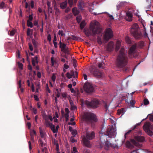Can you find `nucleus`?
Here are the masks:
<instances>
[{
  "mask_svg": "<svg viewBox=\"0 0 153 153\" xmlns=\"http://www.w3.org/2000/svg\"><path fill=\"white\" fill-rule=\"evenodd\" d=\"M131 31L132 35L136 39L140 38L142 36L141 33L139 30V26L136 23L132 25Z\"/></svg>",
  "mask_w": 153,
  "mask_h": 153,
  "instance_id": "20e7f679",
  "label": "nucleus"
},
{
  "mask_svg": "<svg viewBox=\"0 0 153 153\" xmlns=\"http://www.w3.org/2000/svg\"><path fill=\"white\" fill-rule=\"evenodd\" d=\"M83 118L91 120L93 122H97V119L96 116L94 114L89 112L85 114L83 116Z\"/></svg>",
  "mask_w": 153,
  "mask_h": 153,
  "instance_id": "0eeeda50",
  "label": "nucleus"
},
{
  "mask_svg": "<svg viewBox=\"0 0 153 153\" xmlns=\"http://www.w3.org/2000/svg\"><path fill=\"white\" fill-rule=\"evenodd\" d=\"M52 65V66H57L58 65V64L54 60L53 56H52L51 59Z\"/></svg>",
  "mask_w": 153,
  "mask_h": 153,
  "instance_id": "b1692460",
  "label": "nucleus"
},
{
  "mask_svg": "<svg viewBox=\"0 0 153 153\" xmlns=\"http://www.w3.org/2000/svg\"><path fill=\"white\" fill-rule=\"evenodd\" d=\"M142 151V150L136 149L131 152V153H141V152Z\"/></svg>",
  "mask_w": 153,
  "mask_h": 153,
  "instance_id": "72a5a7b5",
  "label": "nucleus"
},
{
  "mask_svg": "<svg viewBox=\"0 0 153 153\" xmlns=\"http://www.w3.org/2000/svg\"><path fill=\"white\" fill-rule=\"evenodd\" d=\"M48 40L50 42L51 41V37L50 34H49L48 36L47 37Z\"/></svg>",
  "mask_w": 153,
  "mask_h": 153,
  "instance_id": "774afa93",
  "label": "nucleus"
},
{
  "mask_svg": "<svg viewBox=\"0 0 153 153\" xmlns=\"http://www.w3.org/2000/svg\"><path fill=\"white\" fill-rule=\"evenodd\" d=\"M21 81L20 80L19 81V87L20 89V90H21V92H23L24 90L22 88H21Z\"/></svg>",
  "mask_w": 153,
  "mask_h": 153,
  "instance_id": "8fccbe9b",
  "label": "nucleus"
},
{
  "mask_svg": "<svg viewBox=\"0 0 153 153\" xmlns=\"http://www.w3.org/2000/svg\"><path fill=\"white\" fill-rule=\"evenodd\" d=\"M27 34L28 36L31 37L33 34V31L29 28H28L27 30Z\"/></svg>",
  "mask_w": 153,
  "mask_h": 153,
  "instance_id": "c85d7f7f",
  "label": "nucleus"
},
{
  "mask_svg": "<svg viewBox=\"0 0 153 153\" xmlns=\"http://www.w3.org/2000/svg\"><path fill=\"white\" fill-rule=\"evenodd\" d=\"M97 41L98 43L99 44H101L102 43L101 39L99 37H98L97 38Z\"/></svg>",
  "mask_w": 153,
  "mask_h": 153,
  "instance_id": "0e129e2a",
  "label": "nucleus"
},
{
  "mask_svg": "<svg viewBox=\"0 0 153 153\" xmlns=\"http://www.w3.org/2000/svg\"><path fill=\"white\" fill-rule=\"evenodd\" d=\"M94 135L93 131L88 132L86 134V137L88 140H91L94 137Z\"/></svg>",
  "mask_w": 153,
  "mask_h": 153,
  "instance_id": "dca6fc26",
  "label": "nucleus"
},
{
  "mask_svg": "<svg viewBox=\"0 0 153 153\" xmlns=\"http://www.w3.org/2000/svg\"><path fill=\"white\" fill-rule=\"evenodd\" d=\"M84 88L85 91L87 93L91 92L94 90L93 86L90 83L87 82L85 83Z\"/></svg>",
  "mask_w": 153,
  "mask_h": 153,
  "instance_id": "9d476101",
  "label": "nucleus"
},
{
  "mask_svg": "<svg viewBox=\"0 0 153 153\" xmlns=\"http://www.w3.org/2000/svg\"><path fill=\"white\" fill-rule=\"evenodd\" d=\"M101 29L99 23L96 21H94L91 22L89 30L85 31V34L87 36L94 35L100 33Z\"/></svg>",
  "mask_w": 153,
  "mask_h": 153,
  "instance_id": "f03ea898",
  "label": "nucleus"
},
{
  "mask_svg": "<svg viewBox=\"0 0 153 153\" xmlns=\"http://www.w3.org/2000/svg\"><path fill=\"white\" fill-rule=\"evenodd\" d=\"M40 133L41 137L45 140V133L42 130L41 128H39Z\"/></svg>",
  "mask_w": 153,
  "mask_h": 153,
  "instance_id": "cd10ccee",
  "label": "nucleus"
},
{
  "mask_svg": "<svg viewBox=\"0 0 153 153\" xmlns=\"http://www.w3.org/2000/svg\"><path fill=\"white\" fill-rule=\"evenodd\" d=\"M71 133L74 137H75L77 133L76 130L75 129H74L71 132Z\"/></svg>",
  "mask_w": 153,
  "mask_h": 153,
  "instance_id": "79ce46f5",
  "label": "nucleus"
},
{
  "mask_svg": "<svg viewBox=\"0 0 153 153\" xmlns=\"http://www.w3.org/2000/svg\"><path fill=\"white\" fill-rule=\"evenodd\" d=\"M131 144H133L137 146H138L139 145V143L136 142L134 140L132 139L131 140L130 142L128 141L126 142V147L130 149H132L134 146Z\"/></svg>",
  "mask_w": 153,
  "mask_h": 153,
  "instance_id": "1a4fd4ad",
  "label": "nucleus"
},
{
  "mask_svg": "<svg viewBox=\"0 0 153 153\" xmlns=\"http://www.w3.org/2000/svg\"><path fill=\"white\" fill-rule=\"evenodd\" d=\"M113 36V33L111 29L109 28L106 29L105 31L104 39L106 40H108Z\"/></svg>",
  "mask_w": 153,
  "mask_h": 153,
  "instance_id": "6e6552de",
  "label": "nucleus"
},
{
  "mask_svg": "<svg viewBox=\"0 0 153 153\" xmlns=\"http://www.w3.org/2000/svg\"><path fill=\"white\" fill-rule=\"evenodd\" d=\"M45 124L47 127L51 128L53 133H55L57 132V129H55V126L48 121H45Z\"/></svg>",
  "mask_w": 153,
  "mask_h": 153,
  "instance_id": "9b49d317",
  "label": "nucleus"
},
{
  "mask_svg": "<svg viewBox=\"0 0 153 153\" xmlns=\"http://www.w3.org/2000/svg\"><path fill=\"white\" fill-rule=\"evenodd\" d=\"M56 77L55 76V75L54 74H53V75L52 76L51 79H52V80L53 81V82H55V80H56Z\"/></svg>",
  "mask_w": 153,
  "mask_h": 153,
  "instance_id": "13d9d810",
  "label": "nucleus"
},
{
  "mask_svg": "<svg viewBox=\"0 0 153 153\" xmlns=\"http://www.w3.org/2000/svg\"><path fill=\"white\" fill-rule=\"evenodd\" d=\"M78 6L79 8L81 10H83V8L82 7V5L81 3H79Z\"/></svg>",
  "mask_w": 153,
  "mask_h": 153,
  "instance_id": "69168bd1",
  "label": "nucleus"
},
{
  "mask_svg": "<svg viewBox=\"0 0 153 153\" xmlns=\"http://www.w3.org/2000/svg\"><path fill=\"white\" fill-rule=\"evenodd\" d=\"M30 136H34V135L36 134V132L34 130H31L30 131Z\"/></svg>",
  "mask_w": 153,
  "mask_h": 153,
  "instance_id": "37998d69",
  "label": "nucleus"
},
{
  "mask_svg": "<svg viewBox=\"0 0 153 153\" xmlns=\"http://www.w3.org/2000/svg\"><path fill=\"white\" fill-rule=\"evenodd\" d=\"M149 120L151 121H153V115L152 114H149Z\"/></svg>",
  "mask_w": 153,
  "mask_h": 153,
  "instance_id": "052dcab7",
  "label": "nucleus"
},
{
  "mask_svg": "<svg viewBox=\"0 0 153 153\" xmlns=\"http://www.w3.org/2000/svg\"><path fill=\"white\" fill-rule=\"evenodd\" d=\"M72 153H78L77 151V149L75 147H74L73 148Z\"/></svg>",
  "mask_w": 153,
  "mask_h": 153,
  "instance_id": "49530a36",
  "label": "nucleus"
},
{
  "mask_svg": "<svg viewBox=\"0 0 153 153\" xmlns=\"http://www.w3.org/2000/svg\"><path fill=\"white\" fill-rule=\"evenodd\" d=\"M135 139L138 142H143L144 140V138L143 136H137L135 137Z\"/></svg>",
  "mask_w": 153,
  "mask_h": 153,
  "instance_id": "4be33fe9",
  "label": "nucleus"
},
{
  "mask_svg": "<svg viewBox=\"0 0 153 153\" xmlns=\"http://www.w3.org/2000/svg\"><path fill=\"white\" fill-rule=\"evenodd\" d=\"M93 4H91L90 5V7H89V11H90V12H91L92 14H94L95 15H97L100 14H102V13H107L108 14L109 17H110V16H111V15H110L108 13H107V12H102V13H96L93 12V10L94 9L93 8H94V7H93Z\"/></svg>",
  "mask_w": 153,
  "mask_h": 153,
  "instance_id": "2eb2a0df",
  "label": "nucleus"
},
{
  "mask_svg": "<svg viewBox=\"0 0 153 153\" xmlns=\"http://www.w3.org/2000/svg\"><path fill=\"white\" fill-rule=\"evenodd\" d=\"M126 53V51L124 48H122L120 51L117 60V65L120 67L125 66L127 64L128 60Z\"/></svg>",
  "mask_w": 153,
  "mask_h": 153,
  "instance_id": "7ed1b4c3",
  "label": "nucleus"
},
{
  "mask_svg": "<svg viewBox=\"0 0 153 153\" xmlns=\"http://www.w3.org/2000/svg\"><path fill=\"white\" fill-rule=\"evenodd\" d=\"M69 101L71 110L72 111H75L76 109V107L74 104L73 102L71 100H69Z\"/></svg>",
  "mask_w": 153,
  "mask_h": 153,
  "instance_id": "412c9836",
  "label": "nucleus"
},
{
  "mask_svg": "<svg viewBox=\"0 0 153 153\" xmlns=\"http://www.w3.org/2000/svg\"><path fill=\"white\" fill-rule=\"evenodd\" d=\"M31 110L33 111V112L34 114H36L37 113V109L35 108H33Z\"/></svg>",
  "mask_w": 153,
  "mask_h": 153,
  "instance_id": "4d7b16f0",
  "label": "nucleus"
},
{
  "mask_svg": "<svg viewBox=\"0 0 153 153\" xmlns=\"http://www.w3.org/2000/svg\"><path fill=\"white\" fill-rule=\"evenodd\" d=\"M43 119L45 120V121H48L49 120L51 121H52L53 120L52 117L50 114L47 115L44 114L43 115Z\"/></svg>",
  "mask_w": 153,
  "mask_h": 153,
  "instance_id": "a211bd4d",
  "label": "nucleus"
},
{
  "mask_svg": "<svg viewBox=\"0 0 153 153\" xmlns=\"http://www.w3.org/2000/svg\"><path fill=\"white\" fill-rule=\"evenodd\" d=\"M144 131L150 136L153 135V125H151L149 122H146L143 126Z\"/></svg>",
  "mask_w": 153,
  "mask_h": 153,
  "instance_id": "39448f33",
  "label": "nucleus"
},
{
  "mask_svg": "<svg viewBox=\"0 0 153 153\" xmlns=\"http://www.w3.org/2000/svg\"><path fill=\"white\" fill-rule=\"evenodd\" d=\"M46 90L49 93H50L51 92V91L50 90L47 84H46Z\"/></svg>",
  "mask_w": 153,
  "mask_h": 153,
  "instance_id": "e2e57ef3",
  "label": "nucleus"
},
{
  "mask_svg": "<svg viewBox=\"0 0 153 153\" xmlns=\"http://www.w3.org/2000/svg\"><path fill=\"white\" fill-rule=\"evenodd\" d=\"M125 39L126 42L127 43L129 44L131 43V40L128 36H126Z\"/></svg>",
  "mask_w": 153,
  "mask_h": 153,
  "instance_id": "e433bc0d",
  "label": "nucleus"
},
{
  "mask_svg": "<svg viewBox=\"0 0 153 153\" xmlns=\"http://www.w3.org/2000/svg\"><path fill=\"white\" fill-rule=\"evenodd\" d=\"M86 24V23L85 21L83 20L82 21L80 25V26L81 29H82L85 26Z\"/></svg>",
  "mask_w": 153,
  "mask_h": 153,
  "instance_id": "7c9ffc66",
  "label": "nucleus"
},
{
  "mask_svg": "<svg viewBox=\"0 0 153 153\" xmlns=\"http://www.w3.org/2000/svg\"><path fill=\"white\" fill-rule=\"evenodd\" d=\"M37 57L35 56L34 58H32V62L33 66H35L36 64L38 63Z\"/></svg>",
  "mask_w": 153,
  "mask_h": 153,
  "instance_id": "a878e982",
  "label": "nucleus"
},
{
  "mask_svg": "<svg viewBox=\"0 0 153 153\" xmlns=\"http://www.w3.org/2000/svg\"><path fill=\"white\" fill-rule=\"evenodd\" d=\"M55 13L56 14L58 15L59 13V9L57 8L56 7H55Z\"/></svg>",
  "mask_w": 153,
  "mask_h": 153,
  "instance_id": "a18cd8bd",
  "label": "nucleus"
},
{
  "mask_svg": "<svg viewBox=\"0 0 153 153\" xmlns=\"http://www.w3.org/2000/svg\"><path fill=\"white\" fill-rule=\"evenodd\" d=\"M69 4L70 7H71L73 4V0H68Z\"/></svg>",
  "mask_w": 153,
  "mask_h": 153,
  "instance_id": "3c124183",
  "label": "nucleus"
},
{
  "mask_svg": "<svg viewBox=\"0 0 153 153\" xmlns=\"http://www.w3.org/2000/svg\"><path fill=\"white\" fill-rule=\"evenodd\" d=\"M125 112V110L123 108H122L120 110H119L117 111V114L119 115H121L122 116L124 114Z\"/></svg>",
  "mask_w": 153,
  "mask_h": 153,
  "instance_id": "393cba45",
  "label": "nucleus"
},
{
  "mask_svg": "<svg viewBox=\"0 0 153 153\" xmlns=\"http://www.w3.org/2000/svg\"><path fill=\"white\" fill-rule=\"evenodd\" d=\"M121 42L120 41H117L116 44V49L117 51L119 50L120 45Z\"/></svg>",
  "mask_w": 153,
  "mask_h": 153,
  "instance_id": "473e14b6",
  "label": "nucleus"
},
{
  "mask_svg": "<svg viewBox=\"0 0 153 153\" xmlns=\"http://www.w3.org/2000/svg\"><path fill=\"white\" fill-rule=\"evenodd\" d=\"M82 19V16H79L76 17V19L78 23L80 22Z\"/></svg>",
  "mask_w": 153,
  "mask_h": 153,
  "instance_id": "58836bf2",
  "label": "nucleus"
},
{
  "mask_svg": "<svg viewBox=\"0 0 153 153\" xmlns=\"http://www.w3.org/2000/svg\"><path fill=\"white\" fill-rule=\"evenodd\" d=\"M104 106H105V108L106 109V111H107V112L109 111V110H108V106H109L108 105H107V104H106L105 103V104Z\"/></svg>",
  "mask_w": 153,
  "mask_h": 153,
  "instance_id": "bf43d9fd",
  "label": "nucleus"
},
{
  "mask_svg": "<svg viewBox=\"0 0 153 153\" xmlns=\"http://www.w3.org/2000/svg\"><path fill=\"white\" fill-rule=\"evenodd\" d=\"M15 32L16 31L15 30H12L10 33V35L13 36L15 34Z\"/></svg>",
  "mask_w": 153,
  "mask_h": 153,
  "instance_id": "680f3d73",
  "label": "nucleus"
},
{
  "mask_svg": "<svg viewBox=\"0 0 153 153\" xmlns=\"http://www.w3.org/2000/svg\"><path fill=\"white\" fill-rule=\"evenodd\" d=\"M58 34L61 36H63L65 35V33L62 30H59L58 32Z\"/></svg>",
  "mask_w": 153,
  "mask_h": 153,
  "instance_id": "f704fd0d",
  "label": "nucleus"
},
{
  "mask_svg": "<svg viewBox=\"0 0 153 153\" xmlns=\"http://www.w3.org/2000/svg\"><path fill=\"white\" fill-rule=\"evenodd\" d=\"M125 2H120L119 3L117 4V10H119L121 6L123 5L125 3Z\"/></svg>",
  "mask_w": 153,
  "mask_h": 153,
  "instance_id": "2f4dec72",
  "label": "nucleus"
},
{
  "mask_svg": "<svg viewBox=\"0 0 153 153\" xmlns=\"http://www.w3.org/2000/svg\"><path fill=\"white\" fill-rule=\"evenodd\" d=\"M47 5L48 7V10L50 11L51 13H52V9L51 7V3L49 1H48L47 3Z\"/></svg>",
  "mask_w": 153,
  "mask_h": 153,
  "instance_id": "c9c22d12",
  "label": "nucleus"
},
{
  "mask_svg": "<svg viewBox=\"0 0 153 153\" xmlns=\"http://www.w3.org/2000/svg\"><path fill=\"white\" fill-rule=\"evenodd\" d=\"M66 75L68 79H71L72 78V75H71L69 72H68L67 73Z\"/></svg>",
  "mask_w": 153,
  "mask_h": 153,
  "instance_id": "de8ad7c7",
  "label": "nucleus"
},
{
  "mask_svg": "<svg viewBox=\"0 0 153 153\" xmlns=\"http://www.w3.org/2000/svg\"><path fill=\"white\" fill-rule=\"evenodd\" d=\"M103 130L102 129L101 131H100L99 134L100 137V140L101 141V144L100 145L101 147L104 146L106 150H108L110 147L116 148L117 146L116 145L111 144L108 141V138H113L115 137L116 134V131L115 128H114L113 126H108L106 131L104 134H103Z\"/></svg>",
  "mask_w": 153,
  "mask_h": 153,
  "instance_id": "f257e3e1",
  "label": "nucleus"
},
{
  "mask_svg": "<svg viewBox=\"0 0 153 153\" xmlns=\"http://www.w3.org/2000/svg\"><path fill=\"white\" fill-rule=\"evenodd\" d=\"M69 67V65L66 64H65L64 65V69L63 71L64 72H65L66 71V69H67Z\"/></svg>",
  "mask_w": 153,
  "mask_h": 153,
  "instance_id": "4c0bfd02",
  "label": "nucleus"
},
{
  "mask_svg": "<svg viewBox=\"0 0 153 153\" xmlns=\"http://www.w3.org/2000/svg\"><path fill=\"white\" fill-rule=\"evenodd\" d=\"M72 12L74 15H78L79 13V11L76 7H74L72 9Z\"/></svg>",
  "mask_w": 153,
  "mask_h": 153,
  "instance_id": "5701e85b",
  "label": "nucleus"
},
{
  "mask_svg": "<svg viewBox=\"0 0 153 153\" xmlns=\"http://www.w3.org/2000/svg\"><path fill=\"white\" fill-rule=\"evenodd\" d=\"M91 72L95 76L98 78L101 77L103 76V73L102 72L100 71L97 69H94L91 71Z\"/></svg>",
  "mask_w": 153,
  "mask_h": 153,
  "instance_id": "f8f14e48",
  "label": "nucleus"
},
{
  "mask_svg": "<svg viewBox=\"0 0 153 153\" xmlns=\"http://www.w3.org/2000/svg\"><path fill=\"white\" fill-rule=\"evenodd\" d=\"M136 47V45L134 44L130 48L129 51V55H133L135 52V49Z\"/></svg>",
  "mask_w": 153,
  "mask_h": 153,
  "instance_id": "f3484780",
  "label": "nucleus"
},
{
  "mask_svg": "<svg viewBox=\"0 0 153 153\" xmlns=\"http://www.w3.org/2000/svg\"><path fill=\"white\" fill-rule=\"evenodd\" d=\"M144 104L145 105H147L149 104V102L148 100L147 99H145L144 101Z\"/></svg>",
  "mask_w": 153,
  "mask_h": 153,
  "instance_id": "864d4df0",
  "label": "nucleus"
},
{
  "mask_svg": "<svg viewBox=\"0 0 153 153\" xmlns=\"http://www.w3.org/2000/svg\"><path fill=\"white\" fill-rule=\"evenodd\" d=\"M72 16V14H69L65 16V18L66 19H68L71 18Z\"/></svg>",
  "mask_w": 153,
  "mask_h": 153,
  "instance_id": "c03bdc74",
  "label": "nucleus"
},
{
  "mask_svg": "<svg viewBox=\"0 0 153 153\" xmlns=\"http://www.w3.org/2000/svg\"><path fill=\"white\" fill-rule=\"evenodd\" d=\"M4 3L3 2H2L0 6V9L3 8L4 7Z\"/></svg>",
  "mask_w": 153,
  "mask_h": 153,
  "instance_id": "338daca9",
  "label": "nucleus"
},
{
  "mask_svg": "<svg viewBox=\"0 0 153 153\" xmlns=\"http://www.w3.org/2000/svg\"><path fill=\"white\" fill-rule=\"evenodd\" d=\"M67 2L66 1H65L62 3L60 4V7L62 9H64L67 6Z\"/></svg>",
  "mask_w": 153,
  "mask_h": 153,
  "instance_id": "bb28decb",
  "label": "nucleus"
},
{
  "mask_svg": "<svg viewBox=\"0 0 153 153\" xmlns=\"http://www.w3.org/2000/svg\"><path fill=\"white\" fill-rule=\"evenodd\" d=\"M40 144L41 146L42 147H44L45 145V143L42 140L40 139Z\"/></svg>",
  "mask_w": 153,
  "mask_h": 153,
  "instance_id": "a19ab883",
  "label": "nucleus"
},
{
  "mask_svg": "<svg viewBox=\"0 0 153 153\" xmlns=\"http://www.w3.org/2000/svg\"><path fill=\"white\" fill-rule=\"evenodd\" d=\"M27 25L28 27L31 28L33 27V23L31 21L29 20L27 21Z\"/></svg>",
  "mask_w": 153,
  "mask_h": 153,
  "instance_id": "ea45409f",
  "label": "nucleus"
},
{
  "mask_svg": "<svg viewBox=\"0 0 153 153\" xmlns=\"http://www.w3.org/2000/svg\"><path fill=\"white\" fill-rule=\"evenodd\" d=\"M85 103L88 107L95 108L97 107L99 104V101L98 100L95 99L92 100L91 102L86 100Z\"/></svg>",
  "mask_w": 153,
  "mask_h": 153,
  "instance_id": "423d86ee",
  "label": "nucleus"
},
{
  "mask_svg": "<svg viewBox=\"0 0 153 153\" xmlns=\"http://www.w3.org/2000/svg\"><path fill=\"white\" fill-rule=\"evenodd\" d=\"M36 91L38 92V91L39 89V82H37L36 84Z\"/></svg>",
  "mask_w": 153,
  "mask_h": 153,
  "instance_id": "09e8293b",
  "label": "nucleus"
},
{
  "mask_svg": "<svg viewBox=\"0 0 153 153\" xmlns=\"http://www.w3.org/2000/svg\"><path fill=\"white\" fill-rule=\"evenodd\" d=\"M60 46V47L62 51H63L66 48V45L62 43L61 41L59 42Z\"/></svg>",
  "mask_w": 153,
  "mask_h": 153,
  "instance_id": "c756f323",
  "label": "nucleus"
},
{
  "mask_svg": "<svg viewBox=\"0 0 153 153\" xmlns=\"http://www.w3.org/2000/svg\"><path fill=\"white\" fill-rule=\"evenodd\" d=\"M125 19L126 21L128 22H131L132 20V14L131 12L128 11L126 13Z\"/></svg>",
  "mask_w": 153,
  "mask_h": 153,
  "instance_id": "4468645a",
  "label": "nucleus"
},
{
  "mask_svg": "<svg viewBox=\"0 0 153 153\" xmlns=\"http://www.w3.org/2000/svg\"><path fill=\"white\" fill-rule=\"evenodd\" d=\"M62 51L63 52L65 53L68 54L69 53V51L68 50L65 48V49L63 51Z\"/></svg>",
  "mask_w": 153,
  "mask_h": 153,
  "instance_id": "5fc2aeb1",
  "label": "nucleus"
},
{
  "mask_svg": "<svg viewBox=\"0 0 153 153\" xmlns=\"http://www.w3.org/2000/svg\"><path fill=\"white\" fill-rule=\"evenodd\" d=\"M114 43L112 42H109L107 46V49L109 51H112L114 49Z\"/></svg>",
  "mask_w": 153,
  "mask_h": 153,
  "instance_id": "6ab92c4d",
  "label": "nucleus"
},
{
  "mask_svg": "<svg viewBox=\"0 0 153 153\" xmlns=\"http://www.w3.org/2000/svg\"><path fill=\"white\" fill-rule=\"evenodd\" d=\"M82 140H83V143L85 146L88 147H90V146L89 141L87 140L85 137L82 138Z\"/></svg>",
  "mask_w": 153,
  "mask_h": 153,
  "instance_id": "aec40b11",
  "label": "nucleus"
},
{
  "mask_svg": "<svg viewBox=\"0 0 153 153\" xmlns=\"http://www.w3.org/2000/svg\"><path fill=\"white\" fill-rule=\"evenodd\" d=\"M91 72L95 76L98 78L101 77L103 76V73L102 72L100 71L97 69H94L91 71Z\"/></svg>",
  "mask_w": 153,
  "mask_h": 153,
  "instance_id": "ddd939ff",
  "label": "nucleus"
},
{
  "mask_svg": "<svg viewBox=\"0 0 153 153\" xmlns=\"http://www.w3.org/2000/svg\"><path fill=\"white\" fill-rule=\"evenodd\" d=\"M65 115H69V111L67 108H66L65 109Z\"/></svg>",
  "mask_w": 153,
  "mask_h": 153,
  "instance_id": "6e6d98bb",
  "label": "nucleus"
},
{
  "mask_svg": "<svg viewBox=\"0 0 153 153\" xmlns=\"http://www.w3.org/2000/svg\"><path fill=\"white\" fill-rule=\"evenodd\" d=\"M18 64L19 68L21 69H22L23 68V66L22 64L19 62H18Z\"/></svg>",
  "mask_w": 153,
  "mask_h": 153,
  "instance_id": "603ef678",
  "label": "nucleus"
}]
</instances>
